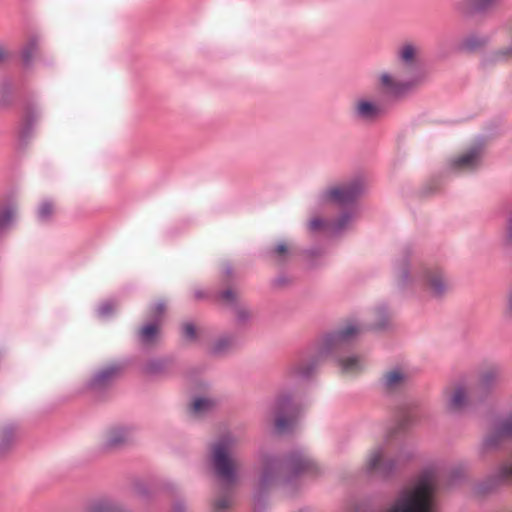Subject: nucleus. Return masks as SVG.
Here are the masks:
<instances>
[{"instance_id":"12","label":"nucleus","mask_w":512,"mask_h":512,"mask_svg":"<svg viewBox=\"0 0 512 512\" xmlns=\"http://www.w3.org/2000/svg\"><path fill=\"white\" fill-rule=\"evenodd\" d=\"M221 298L231 307L232 314L238 324H246L252 318V312L248 306L239 301L235 291L228 289L221 293Z\"/></svg>"},{"instance_id":"22","label":"nucleus","mask_w":512,"mask_h":512,"mask_svg":"<svg viewBox=\"0 0 512 512\" xmlns=\"http://www.w3.org/2000/svg\"><path fill=\"white\" fill-rule=\"evenodd\" d=\"M17 218V207L12 204H4L0 207V236L6 233Z\"/></svg>"},{"instance_id":"4","label":"nucleus","mask_w":512,"mask_h":512,"mask_svg":"<svg viewBox=\"0 0 512 512\" xmlns=\"http://www.w3.org/2000/svg\"><path fill=\"white\" fill-rule=\"evenodd\" d=\"M439 468H425L416 478L401 487L383 512H433Z\"/></svg>"},{"instance_id":"19","label":"nucleus","mask_w":512,"mask_h":512,"mask_svg":"<svg viewBox=\"0 0 512 512\" xmlns=\"http://www.w3.org/2000/svg\"><path fill=\"white\" fill-rule=\"evenodd\" d=\"M120 374V367L112 364L98 370L89 382L94 389L102 388L114 381Z\"/></svg>"},{"instance_id":"44","label":"nucleus","mask_w":512,"mask_h":512,"mask_svg":"<svg viewBox=\"0 0 512 512\" xmlns=\"http://www.w3.org/2000/svg\"><path fill=\"white\" fill-rule=\"evenodd\" d=\"M342 225L343 224L341 222L335 223L332 225L331 230H333L334 232H339L342 229Z\"/></svg>"},{"instance_id":"3","label":"nucleus","mask_w":512,"mask_h":512,"mask_svg":"<svg viewBox=\"0 0 512 512\" xmlns=\"http://www.w3.org/2000/svg\"><path fill=\"white\" fill-rule=\"evenodd\" d=\"M312 459L303 451L280 455L261 449L256 458V478L253 484V498L260 501L273 489L285 486L303 471L309 469Z\"/></svg>"},{"instance_id":"36","label":"nucleus","mask_w":512,"mask_h":512,"mask_svg":"<svg viewBox=\"0 0 512 512\" xmlns=\"http://www.w3.org/2000/svg\"><path fill=\"white\" fill-rule=\"evenodd\" d=\"M483 44H484V40L474 38V37H469L462 42V49H464L466 51H472V50L476 49L477 47L482 46Z\"/></svg>"},{"instance_id":"13","label":"nucleus","mask_w":512,"mask_h":512,"mask_svg":"<svg viewBox=\"0 0 512 512\" xmlns=\"http://www.w3.org/2000/svg\"><path fill=\"white\" fill-rule=\"evenodd\" d=\"M411 373L404 367H394L386 371L382 376V385L385 390L393 392L403 388L409 383Z\"/></svg>"},{"instance_id":"10","label":"nucleus","mask_w":512,"mask_h":512,"mask_svg":"<svg viewBox=\"0 0 512 512\" xmlns=\"http://www.w3.org/2000/svg\"><path fill=\"white\" fill-rule=\"evenodd\" d=\"M298 410V405L290 395H279L271 408L277 430L285 432L292 427L296 421Z\"/></svg>"},{"instance_id":"23","label":"nucleus","mask_w":512,"mask_h":512,"mask_svg":"<svg viewBox=\"0 0 512 512\" xmlns=\"http://www.w3.org/2000/svg\"><path fill=\"white\" fill-rule=\"evenodd\" d=\"M370 188V178L366 175L359 174L353 176L347 182H345L341 188L335 189L332 192H342L341 190H345L346 192H359L362 190H368Z\"/></svg>"},{"instance_id":"18","label":"nucleus","mask_w":512,"mask_h":512,"mask_svg":"<svg viewBox=\"0 0 512 512\" xmlns=\"http://www.w3.org/2000/svg\"><path fill=\"white\" fill-rule=\"evenodd\" d=\"M237 347V338L234 334L223 333L214 338L209 346V353L214 356H224Z\"/></svg>"},{"instance_id":"1","label":"nucleus","mask_w":512,"mask_h":512,"mask_svg":"<svg viewBox=\"0 0 512 512\" xmlns=\"http://www.w3.org/2000/svg\"><path fill=\"white\" fill-rule=\"evenodd\" d=\"M395 288L405 296L427 293L431 299L441 300L452 289L445 266L433 260H411L403 257L393 268Z\"/></svg>"},{"instance_id":"16","label":"nucleus","mask_w":512,"mask_h":512,"mask_svg":"<svg viewBox=\"0 0 512 512\" xmlns=\"http://www.w3.org/2000/svg\"><path fill=\"white\" fill-rule=\"evenodd\" d=\"M473 389L458 385L445 392V403L449 410L457 411L462 409L468 399L472 396Z\"/></svg>"},{"instance_id":"14","label":"nucleus","mask_w":512,"mask_h":512,"mask_svg":"<svg viewBox=\"0 0 512 512\" xmlns=\"http://www.w3.org/2000/svg\"><path fill=\"white\" fill-rule=\"evenodd\" d=\"M512 482V459L501 463L483 483V490H492Z\"/></svg>"},{"instance_id":"42","label":"nucleus","mask_w":512,"mask_h":512,"mask_svg":"<svg viewBox=\"0 0 512 512\" xmlns=\"http://www.w3.org/2000/svg\"><path fill=\"white\" fill-rule=\"evenodd\" d=\"M39 115L35 112H30L27 115L26 121L28 125H32L33 123H36L39 120Z\"/></svg>"},{"instance_id":"2","label":"nucleus","mask_w":512,"mask_h":512,"mask_svg":"<svg viewBox=\"0 0 512 512\" xmlns=\"http://www.w3.org/2000/svg\"><path fill=\"white\" fill-rule=\"evenodd\" d=\"M373 314L374 322L371 325L358 320H351L340 329L325 335L319 341L313 357L299 360L288 367V377L291 380L307 379L316 370L319 362L332 354L336 349L348 344L369 328L383 329L389 324L391 312L386 305L376 306Z\"/></svg>"},{"instance_id":"8","label":"nucleus","mask_w":512,"mask_h":512,"mask_svg":"<svg viewBox=\"0 0 512 512\" xmlns=\"http://www.w3.org/2000/svg\"><path fill=\"white\" fill-rule=\"evenodd\" d=\"M484 154L485 145L481 142L473 143L462 151L451 155L446 160V169L454 173L475 171L481 166Z\"/></svg>"},{"instance_id":"39","label":"nucleus","mask_w":512,"mask_h":512,"mask_svg":"<svg viewBox=\"0 0 512 512\" xmlns=\"http://www.w3.org/2000/svg\"><path fill=\"white\" fill-rule=\"evenodd\" d=\"M114 308H115L114 303L107 301V302L102 303V304L99 306V308H98V313H99V315H100V316H102V317H106V316H108L110 313H112V311L114 310Z\"/></svg>"},{"instance_id":"29","label":"nucleus","mask_w":512,"mask_h":512,"mask_svg":"<svg viewBox=\"0 0 512 512\" xmlns=\"http://www.w3.org/2000/svg\"><path fill=\"white\" fill-rule=\"evenodd\" d=\"M159 325L157 323H149L143 326L139 331V338L142 343H152L158 336Z\"/></svg>"},{"instance_id":"46","label":"nucleus","mask_w":512,"mask_h":512,"mask_svg":"<svg viewBox=\"0 0 512 512\" xmlns=\"http://www.w3.org/2000/svg\"><path fill=\"white\" fill-rule=\"evenodd\" d=\"M174 512H184L185 511V508L184 506L180 505V504H176L173 508Z\"/></svg>"},{"instance_id":"35","label":"nucleus","mask_w":512,"mask_h":512,"mask_svg":"<svg viewBox=\"0 0 512 512\" xmlns=\"http://www.w3.org/2000/svg\"><path fill=\"white\" fill-rule=\"evenodd\" d=\"M54 214V205L50 202H43L38 208V218L41 221H47Z\"/></svg>"},{"instance_id":"31","label":"nucleus","mask_w":512,"mask_h":512,"mask_svg":"<svg viewBox=\"0 0 512 512\" xmlns=\"http://www.w3.org/2000/svg\"><path fill=\"white\" fill-rule=\"evenodd\" d=\"M500 377V371L496 367H490L486 369L480 376L479 380V387L480 388H487L494 383L497 382V380Z\"/></svg>"},{"instance_id":"28","label":"nucleus","mask_w":512,"mask_h":512,"mask_svg":"<svg viewBox=\"0 0 512 512\" xmlns=\"http://www.w3.org/2000/svg\"><path fill=\"white\" fill-rule=\"evenodd\" d=\"M85 512H117V508L110 499L101 498L91 502Z\"/></svg>"},{"instance_id":"6","label":"nucleus","mask_w":512,"mask_h":512,"mask_svg":"<svg viewBox=\"0 0 512 512\" xmlns=\"http://www.w3.org/2000/svg\"><path fill=\"white\" fill-rule=\"evenodd\" d=\"M362 472L368 477L386 479L395 473L394 462L388 454L387 441L372 445L366 452Z\"/></svg>"},{"instance_id":"37","label":"nucleus","mask_w":512,"mask_h":512,"mask_svg":"<svg viewBox=\"0 0 512 512\" xmlns=\"http://www.w3.org/2000/svg\"><path fill=\"white\" fill-rule=\"evenodd\" d=\"M289 251V246L286 243H279L273 250V254L277 259L283 260L286 256H288Z\"/></svg>"},{"instance_id":"26","label":"nucleus","mask_w":512,"mask_h":512,"mask_svg":"<svg viewBox=\"0 0 512 512\" xmlns=\"http://www.w3.org/2000/svg\"><path fill=\"white\" fill-rule=\"evenodd\" d=\"M339 366L346 374H354L364 368V361L360 356L348 355L338 360Z\"/></svg>"},{"instance_id":"34","label":"nucleus","mask_w":512,"mask_h":512,"mask_svg":"<svg viewBox=\"0 0 512 512\" xmlns=\"http://www.w3.org/2000/svg\"><path fill=\"white\" fill-rule=\"evenodd\" d=\"M502 244L505 247H512V210L509 212L505 222Z\"/></svg>"},{"instance_id":"20","label":"nucleus","mask_w":512,"mask_h":512,"mask_svg":"<svg viewBox=\"0 0 512 512\" xmlns=\"http://www.w3.org/2000/svg\"><path fill=\"white\" fill-rule=\"evenodd\" d=\"M18 426L13 422L0 424V455L9 451L16 443Z\"/></svg>"},{"instance_id":"33","label":"nucleus","mask_w":512,"mask_h":512,"mask_svg":"<svg viewBox=\"0 0 512 512\" xmlns=\"http://www.w3.org/2000/svg\"><path fill=\"white\" fill-rule=\"evenodd\" d=\"M357 194H329V202L339 206H347L355 201Z\"/></svg>"},{"instance_id":"21","label":"nucleus","mask_w":512,"mask_h":512,"mask_svg":"<svg viewBox=\"0 0 512 512\" xmlns=\"http://www.w3.org/2000/svg\"><path fill=\"white\" fill-rule=\"evenodd\" d=\"M171 362L167 359L149 360L143 367V372L150 377H161L168 375Z\"/></svg>"},{"instance_id":"17","label":"nucleus","mask_w":512,"mask_h":512,"mask_svg":"<svg viewBox=\"0 0 512 512\" xmlns=\"http://www.w3.org/2000/svg\"><path fill=\"white\" fill-rule=\"evenodd\" d=\"M133 433V429L127 425H115L109 428L105 434L104 446L116 448L127 443Z\"/></svg>"},{"instance_id":"38","label":"nucleus","mask_w":512,"mask_h":512,"mask_svg":"<svg viewBox=\"0 0 512 512\" xmlns=\"http://www.w3.org/2000/svg\"><path fill=\"white\" fill-rule=\"evenodd\" d=\"M183 336L187 340H194L196 338V329L192 323H186L182 327Z\"/></svg>"},{"instance_id":"15","label":"nucleus","mask_w":512,"mask_h":512,"mask_svg":"<svg viewBox=\"0 0 512 512\" xmlns=\"http://www.w3.org/2000/svg\"><path fill=\"white\" fill-rule=\"evenodd\" d=\"M420 46L413 42L403 43L397 50V58L400 64L397 66L406 73L418 62Z\"/></svg>"},{"instance_id":"40","label":"nucleus","mask_w":512,"mask_h":512,"mask_svg":"<svg viewBox=\"0 0 512 512\" xmlns=\"http://www.w3.org/2000/svg\"><path fill=\"white\" fill-rule=\"evenodd\" d=\"M325 225H326V223L322 219H320V218H315V219L311 220L310 223H309V227L313 231L320 230Z\"/></svg>"},{"instance_id":"41","label":"nucleus","mask_w":512,"mask_h":512,"mask_svg":"<svg viewBox=\"0 0 512 512\" xmlns=\"http://www.w3.org/2000/svg\"><path fill=\"white\" fill-rule=\"evenodd\" d=\"M498 0H476V5L478 9H485L493 4H495Z\"/></svg>"},{"instance_id":"32","label":"nucleus","mask_w":512,"mask_h":512,"mask_svg":"<svg viewBox=\"0 0 512 512\" xmlns=\"http://www.w3.org/2000/svg\"><path fill=\"white\" fill-rule=\"evenodd\" d=\"M491 58L494 62L512 61V42L505 47L494 50L491 54Z\"/></svg>"},{"instance_id":"9","label":"nucleus","mask_w":512,"mask_h":512,"mask_svg":"<svg viewBox=\"0 0 512 512\" xmlns=\"http://www.w3.org/2000/svg\"><path fill=\"white\" fill-rule=\"evenodd\" d=\"M377 84L385 94L399 97L411 90L416 82L407 78L406 72L396 66L393 69L379 72Z\"/></svg>"},{"instance_id":"5","label":"nucleus","mask_w":512,"mask_h":512,"mask_svg":"<svg viewBox=\"0 0 512 512\" xmlns=\"http://www.w3.org/2000/svg\"><path fill=\"white\" fill-rule=\"evenodd\" d=\"M239 439L233 434H226L213 441L209 446L208 462L215 476L228 487L239 482V463L233 456Z\"/></svg>"},{"instance_id":"25","label":"nucleus","mask_w":512,"mask_h":512,"mask_svg":"<svg viewBox=\"0 0 512 512\" xmlns=\"http://www.w3.org/2000/svg\"><path fill=\"white\" fill-rule=\"evenodd\" d=\"M217 406V400L210 396L196 397L191 403V412L195 416H203Z\"/></svg>"},{"instance_id":"45","label":"nucleus","mask_w":512,"mask_h":512,"mask_svg":"<svg viewBox=\"0 0 512 512\" xmlns=\"http://www.w3.org/2000/svg\"><path fill=\"white\" fill-rule=\"evenodd\" d=\"M508 309L512 313V290L509 292L508 295Z\"/></svg>"},{"instance_id":"43","label":"nucleus","mask_w":512,"mask_h":512,"mask_svg":"<svg viewBox=\"0 0 512 512\" xmlns=\"http://www.w3.org/2000/svg\"><path fill=\"white\" fill-rule=\"evenodd\" d=\"M165 310V305L163 303H157L153 310V317H157L161 315Z\"/></svg>"},{"instance_id":"47","label":"nucleus","mask_w":512,"mask_h":512,"mask_svg":"<svg viewBox=\"0 0 512 512\" xmlns=\"http://www.w3.org/2000/svg\"><path fill=\"white\" fill-rule=\"evenodd\" d=\"M7 52L0 48V62L6 58Z\"/></svg>"},{"instance_id":"30","label":"nucleus","mask_w":512,"mask_h":512,"mask_svg":"<svg viewBox=\"0 0 512 512\" xmlns=\"http://www.w3.org/2000/svg\"><path fill=\"white\" fill-rule=\"evenodd\" d=\"M231 504L232 498L229 493L218 494L211 502L212 510L214 512H225L230 508Z\"/></svg>"},{"instance_id":"11","label":"nucleus","mask_w":512,"mask_h":512,"mask_svg":"<svg viewBox=\"0 0 512 512\" xmlns=\"http://www.w3.org/2000/svg\"><path fill=\"white\" fill-rule=\"evenodd\" d=\"M512 437V425L504 417L496 421L482 441V448L486 451L498 448L503 440Z\"/></svg>"},{"instance_id":"7","label":"nucleus","mask_w":512,"mask_h":512,"mask_svg":"<svg viewBox=\"0 0 512 512\" xmlns=\"http://www.w3.org/2000/svg\"><path fill=\"white\" fill-rule=\"evenodd\" d=\"M350 113L356 122L372 125L384 118L385 108L376 95L361 93L351 102Z\"/></svg>"},{"instance_id":"24","label":"nucleus","mask_w":512,"mask_h":512,"mask_svg":"<svg viewBox=\"0 0 512 512\" xmlns=\"http://www.w3.org/2000/svg\"><path fill=\"white\" fill-rule=\"evenodd\" d=\"M416 456V449L413 445H403L399 447L393 454H391V458L394 462L395 472L405 464L412 461Z\"/></svg>"},{"instance_id":"48","label":"nucleus","mask_w":512,"mask_h":512,"mask_svg":"<svg viewBox=\"0 0 512 512\" xmlns=\"http://www.w3.org/2000/svg\"><path fill=\"white\" fill-rule=\"evenodd\" d=\"M512 425V411H511V414H509L508 416L505 417Z\"/></svg>"},{"instance_id":"27","label":"nucleus","mask_w":512,"mask_h":512,"mask_svg":"<svg viewBox=\"0 0 512 512\" xmlns=\"http://www.w3.org/2000/svg\"><path fill=\"white\" fill-rule=\"evenodd\" d=\"M39 49V40L36 37L30 38L23 46L21 57L26 65H30L36 58Z\"/></svg>"}]
</instances>
